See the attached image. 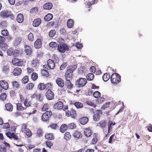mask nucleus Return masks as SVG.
<instances>
[{"instance_id": "obj_62", "label": "nucleus", "mask_w": 152, "mask_h": 152, "mask_svg": "<svg viewBox=\"0 0 152 152\" xmlns=\"http://www.w3.org/2000/svg\"><path fill=\"white\" fill-rule=\"evenodd\" d=\"M6 149L5 148L4 146H0V152H6Z\"/></svg>"}, {"instance_id": "obj_61", "label": "nucleus", "mask_w": 152, "mask_h": 152, "mask_svg": "<svg viewBox=\"0 0 152 152\" xmlns=\"http://www.w3.org/2000/svg\"><path fill=\"white\" fill-rule=\"evenodd\" d=\"M99 124L100 126L103 128H104L106 126V123L104 121H100L99 123Z\"/></svg>"}, {"instance_id": "obj_3", "label": "nucleus", "mask_w": 152, "mask_h": 152, "mask_svg": "<svg viewBox=\"0 0 152 152\" xmlns=\"http://www.w3.org/2000/svg\"><path fill=\"white\" fill-rule=\"evenodd\" d=\"M0 16L3 18H7L10 17V18L14 20L15 18L13 14H12L10 11L8 10H5L1 11L0 13Z\"/></svg>"}, {"instance_id": "obj_44", "label": "nucleus", "mask_w": 152, "mask_h": 152, "mask_svg": "<svg viewBox=\"0 0 152 152\" xmlns=\"http://www.w3.org/2000/svg\"><path fill=\"white\" fill-rule=\"evenodd\" d=\"M56 31L55 30H51L49 33V35L50 37H53L56 34Z\"/></svg>"}, {"instance_id": "obj_53", "label": "nucleus", "mask_w": 152, "mask_h": 152, "mask_svg": "<svg viewBox=\"0 0 152 152\" xmlns=\"http://www.w3.org/2000/svg\"><path fill=\"white\" fill-rule=\"evenodd\" d=\"M26 70L27 71V72L28 73V75H29V74H31L34 71V69L33 68L31 67L27 68Z\"/></svg>"}, {"instance_id": "obj_36", "label": "nucleus", "mask_w": 152, "mask_h": 152, "mask_svg": "<svg viewBox=\"0 0 152 152\" xmlns=\"http://www.w3.org/2000/svg\"><path fill=\"white\" fill-rule=\"evenodd\" d=\"M58 44L55 42H52L49 44V47L53 48H55L57 47Z\"/></svg>"}, {"instance_id": "obj_47", "label": "nucleus", "mask_w": 152, "mask_h": 152, "mask_svg": "<svg viewBox=\"0 0 152 152\" xmlns=\"http://www.w3.org/2000/svg\"><path fill=\"white\" fill-rule=\"evenodd\" d=\"M5 107L7 110L11 111L12 110V105H5Z\"/></svg>"}, {"instance_id": "obj_24", "label": "nucleus", "mask_w": 152, "mask_h": 152, "mask_svg": "<svg viewBox=\"0 0 152 152\" xmlns=\"http://www.w3.org/2000/svg\"><path fill=\"white\" fill-rule=\"evenodd\" d=\"M12 86L13 88L16 89H19L20 87V85L17 81H13L12 82Z\"/></svg>"}, {"instance_id": "obj_4", "label": "nucleus", "mask_w": 152, "mask_h": 152, "mask_svg": "<svg viewBox=\"0 0 152 152\" xmlns=\"http://www.w3.org/2000/svg\"><path fill=\"white\" fill-rule=\"evenodd\" d=\"M87 83V80L86 78H80L77 80L76 84L77 87L81 88L85 86Z\"/></svg>"}, {"instance_id": "obj_59", "label": "nucleus", "mask_w": 152, "mask_h": 152, "mask_svg": "<svg viewBox=\"0 0 152 152\" xmlns=\"http://www.w3.org/2000/svg\"><path fill=\"white\" fill-rule=\"evenodd\" d=\"M26 134L28 137H30L32 135V133L30 130L28 129L25 132Z\"/></svg>"}, {"instance_id": "obj_9", "label": "nucleus", "mask_w": 152, "mask_h": 152, "mask_svg": "<svg viewBox=\"0 0 152 152\" xmlns=\"http://www.w3.org/2000/svg\"><path fill=\"white\" fill-rule=\"evenodd\" d=\"M47 98L48 100L53 99L54 97L53 92L50 89H48L45 93Z\"/></svg>"}, {"instance_id": "obj_38", "label": "nucleus", "mask_w": 152, "mask_h": 152, "mask_svg": "<svg viewBox=\"0 0 152 152\" xmlns=\"http://www.w3.org/2000/svg\"><path fill=\"white\" fill-rule=\"evenodd\" d=\"M71 138V135L70 133L66 132L65 134L64 138L66 140H69Z\"/></svg>"}, {"instance_id": "obj_33", "label": "nucleus", "mask_w": 152, "mask_h": 152, "mask_svg": "<svg viewBox=\"0 0 152 152\" xmlns=\"http://www.w3.org/2000/svg\"><path fill=\"white\" fill-rule=\"evenodd\" d=\"M94 77V75L93 73H88L86 76L87 79L88 80L91 81L93 80Z\"/></svg>"}, {"instance_id": "obj_15", "label": "nucleus", "mask_w": 152, "mask_h": 152, "mask_svg": "<svg viewBox=\"0 0 152 152\" xmlns=\"http://www.w3.org/2000/svg\"><path fill=\"white\" fill-rule=\"evenodd\" d=\"M42 46V41L40 39H38L34 43V47L36 49L40 48Z\"/></svg>"}, {"instance_id": "obj_16", "label": "nucleus", "mask_w": 152, "mask_h": 152, "mask_svg": "<svg viewBox=\"0 0 152 152\" xmlns=\"http://www.w3.org/2000/svg\"><path fill=\"white\" fill-rule=\"evenodd\" d=\"M66 81L65 82V87L69 89H72L74 87V85L72 84L70 80H66Z\"/></svg>"}, {"instance_id": "obj_63", "label": "nucleus", "mask_w": 152, "mask_h": 152, "mask_svg": "<svg viewBox=\"0 0 152 152\" xmlns=\"http://www.w3.org/2000/svg\"><path fill=\"white\" fill-rule=\"evenodd\" d=\"M5 38L3 36H0V44H2L5 42Z\"/></svg>"}, {"instance_id": "obj_25", "label": "nucleus", "mask_w": 152, "mask_h": 152, "mask_svg": "<svg viewBox=\"0 0 152 152\" xmlns=\"http://www.w3.org/2000/svg\"><path fill=\"white\" fill-rule=\"evenodd\" d=\"M53 18V15L49 13L45 16L44 19L45 21H48L51 20Z\"/></svg>"}, {"instance_id": "obj_12", "label": "nucleus", "mask_w": 152, "mask_h": 152, "mask_svg": "<svg viewBox=\"0 0 152 152\" xmlns=\"http://www.w3.org/2000/svg\"><path fill=\"white\" fill-rule=\"evenodd\" d=\"M56 82L58 86L60 88H62L64 86V81L61 78H57L56 80Z\"/></svg>"}, {"instance_id": "obj_35", "label": "nucleus", "mask_w": 152, "mask_h": 152, "mask_svg": "<svg viewBox=\"0 0 152 152\" xmlns=\"http://www.w3.org/2000/svg\"><path fill=\"white\" fill-rule=\"evenodd\" d=\"M28 76L26 75L22 79V82L23 84L27 83L29 80Z\"/></svg>"}, {"instance_id": "obj_5", "label": "nucleus", "mask_w": 152, "mask_h": 152, "mask_svg": "<svg viewBox=\"0 0 152 152\" xmlns=\"http://www.w3.org/2000/svg\"><path fill=\"white\" fill-rule=\"evenodd\" d=\"M12 63L13 65L18 66H21L23 64V61L17 58H14L12 59Z\"/></svg>"}, {"instance_id": "obj_40", "label": "nucleus", "mask_w": 152, "mask_h": 152, "mask_svg": "<svg viewBox=\"0 0 152 152\" xmlns=\"http://www.w3.org/2000/svg\"><path fill=\"white\" fill-rule=\"evenodd\" d=\"M1 34L3 36H8L9 33L7 30L4 29L1 31Z\"/></svg>"}, {"instance_id": "obj_32", "label": "nucleus", "mask_w": 152, "mask_h": 152, "mask_svg": "<svg viewBox=\"0 0 152 152\" xmlns=\"http://www.w3.org/2000/svg\"><path fill=\"white\" fill-rule=\"evenodd\" d=\"M38 75L37 73L34 72H33L31 77V79L33 81H35L38 78Z\"/></svg>"}, {"instance_id": "obj_45", "label": "nucleus", "mask_w": 152, "mask_h": 152, "mask_svg": "<svg viewBox=\"0 0 152 152\" xmlns=\"http://www.w3.org/2000/svg\"><path fill=\"white\" fill-rule=\"evenodd\" d=\"M28 39L31 42H32L34 40V37L32 33H30L28 35Z\"/></svg>"}, {"instance_id": "obj_27", "label": "nucleus", "mask_w": 152, "mask_h": 152, "mask_svg": "<svg viewBox=\"0 0 152 152\" xmlns=\"http://www.w3.org/2000/svg\"><path fill=\"white\" fill-rule=\"evenodd\" d=\"M68 115H70V116L74 118H75L76 116V113L75 111L73 110H71L68 111Z\"/></svg>"}, {"instance_id": "obj_17", "label": "nucleus", "mask_w": 152, "mask_h": 152, "mask_svg": "<svg viewBox=\"0 0 152 152\" xmlns=\"http://www.w3.org/2000/svg\"><path fill=\"white\" fill-rule=\"evenodd\" d=\"M22 72V70L20 68L16 67L13 70L12 73L15 76H18Z\"/></svg>"}, {"instance_id": "obj_43", "label": "nucleus", "mask_w": 152, "mask_h": 152, "mask_svg": "<svg viewBox=\"0 0 152 152\" xmlns=\"http://www.w3.org/2000/svg\"><path fill=\"white\" fill-rule=\"evenodd\" d=\"M0 47L1 50L4 51H6L7 48V45L5 43L2 44L0 45Z\"/></svg>"}, {"instance_id": "obj_29", "label": "nucleus", "mask_w": 152, "mask_h": 152, "mask_svg": "<svg viewBox=\"0 0 152 152\" xmlns=\"http://www.w3.org/2000/svg\"><path fill=\"white\" fill-rule=\"evenodd\" d=\"M34 85L33 83L27 84L26 86V88L27 90H31L33 89Z\"/></svg>"}, {"instance_id": "obj_23", "label": "nucleus", "mask_w": 152, "mask_h": 152, "mask_svg": "<svg viewBox=\"0 0 152 152\" xmlns=\"http://www.w3.org/2000/svg\"><path fill=\"white\" fill-rule=\"evenodd\" d=\"M92 134V132L89 128H86L84 130V134L87 137L90 136Z\"/></svg>"}, {"instance_id": "obj_13", "label": "nucleus", "mask_w": 152, "mask_h": 152, "mask_svg": "<svg viewBox=\"0 0 152 152\" xmlns=\"http://www.w3.org/2000/svg\"><path fill=\"white\" fill-rule=\"evenodd\" d=\"M47 64L49 68L53 69L55 67V64L53 60L51 59H49L47 61Z\"/></svg>"}, {"instance_id": "obj_1", "label": "nucleus", "mask_w": 152, "mask_h": 152, "mask_svg": "<svg viewBox=\"0 0 152 152\" xmlns=\"http://www.w3.org/2000/svg\"><path fill=\"white\" fill-rule=\"evenodd\" d=\"M110 80L113 84H117L121 81V76L117 73H113L110 77Z\"/></svg>"}, {"instance_id": "obj_41", "label": "nucleus", "mask_w": 152, "mask_h": 152, "mask_svg": "<svg viewBox=\"0 0 152 152\" xmlns=\"http://www.w3.org/2000/svg\"><path fill=\"white\" fill-rule=\"evenodd\" d=\"M38 88L39 89L42 90L45 89V85L43 83H39L38 85Z\"/></svg>"}, {"instance_id": "obj_51", "label": "nucleus", "mask_w": 152, "mask_h": 152, "mask_svg": "<svg viewBox=\"0 0 152 152\" xmlns=\"http://www.w3.org/2000/svg\"><path fill=\"white\" fill-rule=\"evenodd\" d=\"M45 138L47 139L52 140L53 139V138L52 134H48L45 136Z\"/></svg>"}, {"instance_id": "obj_18", "label": "nucleus", "mask_w": 152, "mask_h": 152, "mask_svg": "<svg viewBox=\"0 0 152 152\" xmlns=\"http://www.w3.org/2000/svg\"><path fill=\"white\" fill-rule=\"evenodd\" d=\"M33 25L34 27L39 26L41 23V20L40 18H37L33 21Z\"/></svg>"}, {"instance_id": "obj_10", "label": "nucleus", "mask_w": 152, "mask_h": 152, "mask_svg": "<svg viewBox=\"0 0 152 152\" xmlns=\"http://www.w3.org/2000/svg\"><path fill=\"white\" fill-rule=\"evenodd\" d=\"M0 86L4 89L7 90L9 88L8 83L4 80H1L0 81Z\"/></svg>"}, {"instance_id": "obj_7", "label": "nucleus", "mask_w": 152, "mask_h": 152, "mask_svg": "<svg viewBox=\"0 0 152 152\" xmlns=\"http://www.w3.org/2000/svg\"><path fill=\"white\" fill-rule=\"evenodd\" d=\"M52 114L51 111H47L43 114L42 116V119L43 121H47L49 117Z\"/></svg>"}, {"instance_id": "obj_31", "label": "nucleus", "mask_w": 152, "mask_h": 152, "mask_svg": "<svg viewBox=\"0 0 152 152\" xmlns=\"http://www.w3.org/2000/svg\"><path fill=\"white\" fill-rule=\"evenodd\" d=\"M77 67V66L76 65H73L70 66L69 67V69H67V70L73 73L74 71L76 69Z\"/></svg>"}, {"instance_id": "obj_2", "label": "nucleus", "mask_w": 152, "mask_h": 152, "mask_svg": "<svg viewBox=\"0 0 152 152\" xmlns=\"http://www.w3.org/2000/svg\"><path fill=\"white\" fill-rule=\"evenodd\" d=\"M69 48L66 44L64 42L59 43L58 45L57 50L60 53H64L68 51Z\"/></svg>"}, {"instance_id": "obj_22", "label": "nucleus", "mask_w": 152, "mask_h": 152, "mask_svg": "<svg viewBox=\"0 0 152 152\" xmlns=\"http://www.w3.org/2000/svg\"><path fill=\"white\" fill-rule=\"evenodd\" d=\"M17 21L19 23L23 22L24 20L23 16L22 14L20 13L17 15Z\"/></svg>"}, {"instance_id": "obj_28", "label": "nucleus", "mask_w": 152, "mask_h": 152, "mask_svg": "<svg viewBox=\"0 0 152 152\" xmlns=\"http://www.w3.org/2000/svg\"><path fill=\"white\" fill-rule=\"evenodd\" d=\"M68 126L65 124L62 125L60 127V131L61 132L64 133L68 129Z\"/></svg>"}, {"instance_id": "obj_54", "label": "nucleus", "mask_w": 152, "mask_h": 152, "mask_svg": "<svg viewBox=\"0 0 152 152\" xmlns=\"http://www.w3.org/2000/svg\"><path fill=\"white\" fill-rule=\"evenodd\" d=\"M26 127V126L25 124L22 125L21 129V131L22 132H25L28 129Z\"/></svg>"}, {"instance_id": "obj_19", "label": "nucleus", "mask_w": 152, "mask_h": 152, "mask_svg": "<svg viewBox=\"0 0 152 152\" xmlns=\"http://www.w3.org/2000/svg\"><path fill=\"white\" fill-rule=\"evenodd\" d=\"M53 7L52 4L51 2H47L45 3L43 6L44 9L46 10H50L52 9Z\"/></svg>"}, {"instance_id": "obj_20", "label": "nucleus", "mask_w": 152, "mask_h": 152, "mask_svg": "<svg viewBox=\"0 0 152 152\" xmlns=\"http://www.w3.org/2000/svg\"><path fill=\"white\" fill-rule=\"evenodd\" d=\"M88 121V118L86 117H81L79 119V122L82 125H85L87 123Z\"/></svg>"}, {"instance_id": "obj_52", "label": "nucleus", "mask_w": 152, "mask_h": 152, "mask_svg": "<svg viewBox=\"0 0 152 152\" xmlns=\"http://www.w3.org/2000/svg\"><path fill=\"white\" fill-rule=\"evenodd\" d=\"M94 96L95 98H97L101 96L100 93L98 91H95L94 94Z\"/></svg>"}, {"instance_id": "obj_26", "label": "nucleus", "mask_w": 152, "mask_h": 152, "mask_svg": "<svg viewBox=\"0 0 152 152\" xmlns=\"http://www.w3.org/2000/svg\"><path fill=\"white\" fill-rule=\"evenodd\" d=\"M110 78V75L107 73H104L102 76V79L105 82L108 81Z\"/></svg>"}, {"instance_id": "obj_39", "label": "nucleus", "mask_w": 152, "mask_h": 152, "mask_svg": "<svg viewBox=\"0 0 152 152\" xmlns=\"http://www.w3.org/2000/svg\"><path fill=\"white\" fill-rule=\"evenodd\" d=\"M100 118V114L99 113H96L93 116V119L94 120L96 121H98Z\"/></svg>"}, {"instance_id": "obj_30", "label": "nucleus", "mask_w": 152, "mask_h": 152, "mask_svg": "<svg viewBox=\"0 0 152 152\" xmlns=\"http://www.w3.org/2000/svg\"><path fill=\"white\" fill-rule=\"evenodd\" d=\"M67 27L69 28H72L74 25V22L73 20L72 19L68 20L67 22Z\"/></svg>"}, {"instance_id": "obj_21", "label": "nucleus", "mask_w": 152, "mask_h": 152, "mask_svg": "<svg viewBox=\"0 0 152 152\" xmlns=\"http://www.w3.org/2000/svg\"><path fill=\"white\" fill-rule=\"evenodd\" d=\"M39 64V60L37 59L33 60L31 62V65L33 67H36L38 66Z\"/></svg>"}, {"instance_id": "obj_48", "label": "nucleus", "mask_w": 152, "mask_h": 152, "mask_svg": "<svg viewBox=\"0 0 152 152\" xmlns=\"http://www.w3.org/2000/svg\"><path fill=\"white\" fill-rule=\"evenodd\" d=\"M14 50L12 48H9L7 51V53L9 56H11L13 53Z\"/></svg>"}, {"instance_id": "obj_56", "label": "nucleus", "mask_w": 152, "mask_h": 152, "mask_svg": "<svg viewBox=\"0 0 152 152\" xmlns=\"http://www.w3.org/2000/svg\"><path fill=\"white\" fill-rule=\"evenodd\" d=\"M6 21H2L0 23V26L2 29L4 28L6 26Z\"/></svg>"}, {"instance_id": "obj_60", "label": "nucleus", "mask_w": 152, "mask_h": 152, "mask_svg": "<svg viewBox=\"0 0 152 152\" xmlns=\"http://www.w3.org/2000/svg\"><path fill=\"white\" fill-rule=\"evenodd\" d=\"M52 86L51 83H48L45 85V88L46 89H50L51 88Z\"/></svg>"}, {"instance_id": "obj_58", "label": "nucleus", "mask_w": 152, "mask_h": 152, "mask_svg": "<svg viewBox=\"0 0 152 152\" xmlns=\"http://www.w3.org/2000/svg\"><path fill=\"white\" fill-rule=\"evenodd\" d=\"M66 66L67 63L66 62L63 63L60 66V70H63L66 67Z\"/></svg>"}, {"instance_id": "obj_46", "label": "nucleus", "mask_w": 152, "mask_h": 152, "mask_svg": "<svg viewBox=\"0 0 152 152\" xmlns=\"http://www.w3.org/2000/svg\"><path fill=\"white\" fill-rule=\"evenodd\" d=\"M6 94L5 93H3L0 96V99L3 101L6 99Z\"/></svg>"}, {"instance_id": "obj_37", "label": "nucleus", "mask_w": 152, "mask_h": 152, "mask_svg": "<svg viewBox=\"0 0 152 152\" xmlns=\"http://www.w3.org/2000/svg\"><path fill=\"white\" fill-rule=\"evenodd\" d=\"M74 136L77 138H79L82 136L81 134L78 131H76L73 134Z\"/></svg>"}, {"instance_id": "obj_55", "label": "nucleus", "mask_w": 152, "mask_h": 152, "mask_svg": "<svg viewBox=\"0 0 152 152\" xmlns=\"http://www.w3.org/2000/svg\"><path fill=\"white\" fill-rule=\"evenodd\" d=\"M53 59L54 61L57 63L59 62V58L55 54H54L53 55Z\"/></svg>"}, {"instance_id": "obj_11", "label": "nucleus", "mask_w": 152, "mask_h": 152, "mask_svg": "<svg viewBox=\"0 0 152 152\" xmlns=\"http://www.w3.org/2000/svg\"><path fill=\"white\" fill-rule=\"evenodd\" d=\"M24 51L27 56H30L32 55V50L31 47L28 45L24 46Z\"/></svg>"}, {"instance_id": "obj_64", "label": "nucleus", "mask_w": 152, "mask_h": 152, "mask_svg": "<svg viewBox=\"0 0 152 152\" xmlns=\"http://www.w3.org/2000/svg\"><path fill=\"white\" fill-rule=\"evenodd\" d=\"M19 51L18 50H15L13 52V55L15 57H18L19 55Z\"/></svg>"}, {"instance_id": "obj_6", "label": "nucleus", "mask_w": 152, "mask_h": 152, "mask_svg": "<svg viewBox=\"0 0 152 152\" xmlns=\"http://www.w3.org/2000/svg\"><path fill=\"white\" fill-rule=\"evenodd\" d=\"M6 135L10 139L13 138L14 140H18V141L20 140V139L14 133H11L10 132H8L6 133Z\"/></svg>"}, {"instance_id": "obj_8", "label": "nucleus", "mask_w": 152, "mask_h": 152, "mask_svg": "<svg viewBox=\"0 0 152 152\" xmlns=\"http://www.w3.org/2000/svg\"><path fill=\"white\" fill-rule=\"evenodd\" d=\"M31 97L32 99L36 98L37 100L42 102L43 100V97L41 96V94L36 91L32 96Z\"/></svg>"}, {"instance_id": "obj_42", "label": "nucleus", "mask_w": 152, "mask_h": 152, "mask_svg": "<svg viewBox=\"0 0 152 152\" xmlns=\"http://www.w3.org/2000/svg\"><path fill=\"white\" fill-rule=\"evenodd\" d=\"M68 128L70 129H74L76 128V125L73 123H71L68 124Z\"/></svg>"}, {"instance_id": "obj_57", "label": "nucleus", "mask_w": 152, "mask_h": 152, "mask_svg": "<svg viewBox=\"0 0 152 152\" xmlns=\"http://www.w3.org/2000/svg\"><path fill=\"white\" fill-rule=\"evenodd\" d=\"M3 71L6 72L9 70V67L8 65L4 66L2 68Z\"/></svg>"}, {"instance_id": "obj_34", "label": "nucleus", "mask_w": 152, "mask_h": 152, "mask_svg": "<svg viewBox=\"0 0 152 152\" xmlns=\"http://www.w3.org/2000/svg\"><path fill=\"white\" fill-rule=\"evenodd\" d=\"M41 73L42 75L43 76L48 77L49 76V73L48 71L45 69H42L41 70Z\"/></svg>"}, {"instance_id": "obj_49", "label": "nucleus", "mask_w": 152, "mask_h": 152, "mask_svg": "<svg viewBox=\"0 0 152 152\" xmlns=\"http://www.w3.org/2000/svg\"><path fill=\"white\" fill-rule=\"evenodd\" d=\"M2 127L4 129H7L10 127V125L9 123H6L2 124Z\"/></svg>"}, {"instance_id": "obj_50", "label": "nucleus", "mask_w": 152, "mask_h": 152, "mask_svg": "<svg viewBox=\"0 0 152 152\" xmlns=\"http://www.w3.org/2000/svg\"><path fill=\"white\" fill-rule=\"evenodd\" d=\"M22 39L20 37H18L16 38L15 39V43L16 45H19L21 42Z\"/></svg>"}, {"instance_id": "obj_14", "label": "nucleus", "mask_w": 152, "mask_h": 152, "mask_svg": "<svg viewBox=\"0 0 152 152\" xmlns=\"http://www.w3.org/2000/svg\"><path fill=\"white\" fill-rule=\"evenodd\" d=\"M73 74L70 71L67 70L65 73V77L66 80H70L72 78Z\"/></svg>"}]
</instances>
